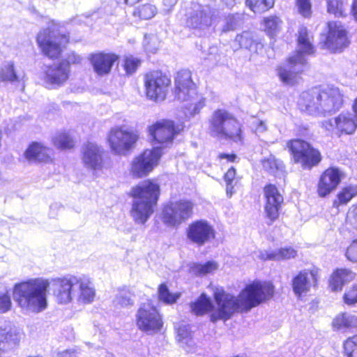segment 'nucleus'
Instances as JSON below:
<instances>
[{"label": "nucleus", "mask_w": 357, "mask_h": 357, "mask_svg": "<svg viewBox=\"0 0 357 357\" xmlns=\"http://www.w3.org/2000/svg\"><path fill=\"white\" fill-rule=\"evenodd\" d=\"M297 251L291 246L284 247L276 250H261L257 257L262 260H288L295 258Z\"/></svg>", "instance_id": "29"}, {"label": "nucleus", "mask_w": 357, "mask_h": 357, "mask_svg": "<svg viewBox=\"0 0 357 357\" xmlns=\"http://www.w3.org/2000/svg\"><path fill=\"white\" fill-rule=\"evenodd\" d=\"M136 324L139 330L149 334L159 331L163 324L157 309L150 303H143L136 314Z\"/></svg>", "instance_id": "17"}, {"label": "nucleus", "mask_w": 357, "mask_h": 357, "mask_svg": "<svg viewBox=\"0 0 357 357\" xmlns=\"http://www.w3.org/2000/svg\"><path fill=\"white\" fill-rule=\"evenodd\" d=\"M266 199L264 211L271 223L278 219L279 211L283 202V197L273 185H268L264 189Z\"/></svg>", "instance_id": "25"}, {"label": "nucleus", "mask_w": 357, "mask_h": 357, "mask_svg": "<svg viewBox=\"0 0 357 357\" xmlns=\"http://www.w3.org/2000/svg\"><path fill=\"white\" fill-rule=\"evenodd\" d=\"M333 326L336 330L355 328L357 327V315L351 313H342L333 321Z\"/></svg>", "instance_id": "32"}, {"label": "nucleus", "mask_w": 357, "mask_h": 357, "mask_svg": "<svg viewBox=\"0 0 357 357\" xmlns=\"http://www.w3.org/2000/svg\"><path fill=\"white\" fill-rule=\"evenodd\" d=\"M327 132L340 135H351L357 128V118L351 113H341L337 116L321 122Z\"/></svg>", "instance_id": "19"}, {"label": "nucleus", "mask_w": 357, "mask_h": 357, "mask_svg": "<svg viewBox=\"0 0 357 357\" xmlns=\"http://www.w3.org/2000/svg\"><path fill=\"white\" fill-rule=\"evenodd\" d=\"M104 149L96 143L87 142L82 146V162L88 169L98 171L103 167Z\"/></svg>", "instance_id": "22"}, {"label": "nucleus", "mask_w": 357, "mask_h": 357, "mask_svg": "<svg viewBox=\"0 0 357 357\" xmlns=\"http://www.w3.org/2000/svg\"><path fill=\"white\" fill-rule=\"evenodd\" d=\"M247 5L255 13H262L272 8L274 0H246Z\"/></svg>", "instance_id": "39"}, {"label": "nucleus", "mask_w": 357, "mask_h": 357, "mask_svg": "<svg viewBox=\"0 0 357 357\" xmlns=\"http://www.w3.org/2000/svg\"><path fill=\"white\" fill-rule=\"evenodd\" d=\"M344 255L349 261L357 263V239L354 240L347 248Z\"/></svg>", "instance_id": "50"}, {"label": "nucleus", "mask_w": 357, "mask_h": 357, "mask_svg": "<svg viewBox=\"0 0 357 357\" xmlns=\"http://www.w3.org/2000/svg\"><path fill=\"white\" fill-rule=\"evenodd\" d=\"M139 136L137 132L126 126H115L107 134V142L111 151L116 155H126L135 145Z\"/></svg>", "instance_id": "10"}, {"label": "nucleus", "mask_w": 357, "mask_h": 357, "mask_svg": "<svg viewBox=\"0 0 357 357\" xmlns=\"http://www.w3.org/2000/svg\"><path fill=\"white\" fill-rule=\"evenodd\" d=\"M190 337V332L186 326H181L177 328V339L179 342L188 343Z\"/></svg>", "instance_id": "54"}, {"label": "nucleus", "mask_w": 357, "mask_h": 357, "mask_svg": "<svg viewBox=\"0 0 357 357\" xmlns=\"http://www.w3.org/2000/svg\"><path fill=\"white\" fill-rule=\"evenodd\" d=\"M215 235L213 226L206 220H201L192 222L188 228L187 236L194 243L203 245Z\"/></svg>", "instance_id": "21"}, {"label": "nucleus", "mask_w": 357, "mask_h": 357, "mask_svg": "<svg viewBox=\"0 0 357 357\" xmlns=\"http://www.w3.org/2000/svg\"><path fill=\"white\" fill-rule=\"evenodd\" d=\"M319 270L317 268L304 269L299 271L292 279L291 286L294 294L301 298L306 295L317 285Z\"/></svg>", "instance_id": "20"}, {"label": "nucleus", "mask_w": 357, "mask_h": 357, "mask_svg": "<svg viewBox=\"0 0 357 357\" xmlns=\"http://www.w3.org/2000/svg\"><path fill=\"white\" fill-rule=\"evenodd\" d=\"M68 61H66V62L68 63V64L70 65V63H80L82 61V58L78 55V54H76L75 53H72L69 56H68Z\"/></svg>", "instance_id": "56"}, {"label": "nucleus", "mask_w": 357, "mask_h": 357, "mask_svg": "<svg viewBox=\"0 0 357 357\" xmlns=\"http://www.w3.org/2000/svg\"><path fill=\"white\" fill-rule=\"evenodd\" d=\"M213 292L217 309L212 314V320H227L235 312H248L271 299L275 288L270 282L256 280L245 286L238 296L225 291L221 287L209 286Z\"/></svg>", "instance_id": "1"}, {"label": "nucleus", "mask_w": 357, "mask_h": 357, "mask_svg": "<svg viewBox=\"0 0 357 357\" xmlns=\"http://www.w3.org/2000/svg\"><path fill=\"white\" fill-rule=\"evenodd\" d=\"M357 195V185H350L346 186L337 193L334 200V206L347 204L353 197Z\"/></svg>", "instance_id": "33"}, {"label": "nucleus", "mask_w": 357, "mask_h": 357, "mask_svg": "<svg viewBox=\"0 0 357 357\" xmlns=\"http://www.w3.org/2000/svg\"><path fill=\"white\" fill-rule=\"evenodd\" d=\"M20 332L10 323L0 325V352L18 344Z\"/></svg>", "instance_id": "28"}, {"label": "nucleus", "mask_w": 357, "mask_h": 357, "mask_svg": "<svg viewBox=\"0 0 357 357\" xmlns=\"http://www.w3.org/2000/svg\"><path fill=\"white\" fill-rule=\"evenodd\" d=\"M70 66L66 61L44 67L41 79L45 86L56 89L63 86L70 77Z\"/></svg>", "instance_id": "16"}, {"label": "nucleus", "mask_w": 357, "mask_h": 357, "mask_svg": "<svg viewBox=\"0 0 357 357\" xmlns=\"http://www.w3.org/2000/svg\"><path fill=\"white\" fill-rule=\"evenodd\" d=\"M149 135L153 145L160 144L158 148L169 147L173 142L174 137L178 132V128L169 119H160L148 128Z\"/></svg>", "instance_id": "14"}, {"label": "nucleus", "mask_w": 357, "mask_h": 357, "mask_svg": "<svg viewBox=\"0 0 357 357\" xmlns=\"http://www.w3.org/2000/svg\"><path fill=\"white\" fill-rule=\"evenodd\" d=\"M114 54L98 52L90 55L89 60L94 72L100 76L108 75L118 60Z\"/></svg>", "instance_id": "26"}, {"label": "nucleus", "mask_w": 357, "mask_h": 357, "mask_svg": "<svg viewBox=\"0 0 357 357\" xmlns=\"http://www.w3.org/2000/svg\"><path fill=\"white\" fill-rule=\"evenodd\" d=\"M223 3L229 8L233 7L236 4V0H222Z\"/></svg>", "instance_id": "60"}, {"label": "nucleus", "mask_w": 357, "mask_h": 357, "mask_svg": "<svg viewBox=\"0 0 357 357\" xmlns=\"http://www.w3.org/2000/svg\"><path fill=\"white\" fill-rule=\"evenodd\" d=\"M236 41L238 42L241 47L249 49L253 43L252 34L249 32H243L242 34L236 37Z\"/></svg>", "instance_id": "48"}, {"label": "nucleus", "mask_w": 357, "mask_h": 357, "mask_svg": "<svg viewBox=\"0 0 357 357\" xmlns=\"http://www.w3.org/2000/svg\"><path fill=\"white\" fill-rule=\"evenodd\" d=\"M265 31L271 37L277 35L282 28V21L276 16H270L264 20Z\"/></svg>", "instance_id": "38"}, {"label": "nucleus", "mask_w": 357, "mask_h": 357, "mask_svg": "<svg viewBox=\"0 0 357 357\" xmlns=\"http://www.w3.org/2000/svg\"><path fill=\"white\" fill-rule=\"evenodd\" d=\"M58 357H78L74 351L66 350L58 354Z\"/></svg>", "instance_id": "57"}, {"label": "nucleus", "mask_w": 357, "mask_h": 357, "mask_svg": "<svg viewBox=\"0 0 357 357\" xmlns=\"http://www.w3.org/2000/svg\"><path fill=\"white\" fill-rule=\"evenodd\" d=\"M237 20L235 15H230L225 18V24L222 26V31L227 32L236 29Z\"/></svg>", "instance_id": "53"}, {"label": "nucleus", "mask_w": 357, "mask_h": 357, "mask_svg": "<svg viewBox=\"0 0 357 357\" xmlns=\"http://www.w3.org/2000/svg\"><path fill=\"white\" fill-rule=\"evenodd\" d=\"M146 96L153 101L164 100L171 86V79L161 72L155 71L148 73L145 77Z\"/></svg>", "instance_id": "15"}, {"label": "nucleus", "mask_w": 357, "mask_h": 357, "mask_svg": "<svg viewBox=\"0 0 357 357\" xmlns=\"http://www.w3.org/2000/svg\"><path fill=\"white\" fill-rule=\"evenodd\" d=\"M177 0H164L165 5L168 6H172L176 3Z\"/></svg>", "instance_id": "61"}, {"label": "nucleus", "mask_w": 357, "mask_h": 357, "mask_svg": "<svg viewBox=\"0 0 357 357\" xmlns=\"http://www.w3.org/2000/svg\"><path fill=\"white\" fill-rule=\"evenodd\" d=\"M174 93L180 101L190 102L187 108L191 116L199 113L204 106V99L197 94L191 72L188 70H181L177 73Z\"/></svg>", "instance_id": "8"}, {"label": "nucleus", "mask_w": 357, "mask_h": 357, "mask_svg": "<svg viewBox=\"0 0 357 357\" xmlns=\"http://www.w3.org/2000/svg\"><path fill=\"white\" fill-rule=\"evenodd\" d=\"M264 169L276 176L282 175L284 172V165L280 160L273 155H270L262 161Z\"/></svg>", "instance_id": "34"}, {"label": "nucleus", "mask_w": 357, "mask_h": 357, "mask_svg": "<svg viewBox=\"0 0 357 357\" xmlns=\"http://www.w3.org/2000/svg\"><path fill=\"white\" fill-rule=\"evenodd\" d=\"M355 273L349 269H337L330 278L329 287L333 291H341L346 284L355 278Z\"/></svg>", "instance_id": "30"}, {"label": "nucleus", "mask_w": 357, "mask_h": 357, "mask_svg": "<svg viewBox=\"0 0 357 357\" xmlns=\"http://www.w3.org/2000/svg\"><path fill=\"white\" fill-rule=\"evenodd\" d=\"M12 302L7 291H0V313H6L10 310Z\"/></svg>", "instance_id": "47"}, {"label": "nucleus", "mask_w": 357, "mask_h": 357, "mask_svg": "<svg viewBox=\"0 0 357 357\" xmlns=\"http://www.w3.org/2000/svg\"><path fill=\"white\" fill-rule=\"evenodd\" d=\"M50 282L43 278H33L15 284L13 298L26 313H40L47 307Z\"/></svg>", "instance_id": "4"}, {"label": "nucleus", "mask_w": 357, "mask_h": 357, "mask_svg": "<svg viewBox=\"0 0 357 357\" xmlns=\"http://www.w3.org/2000/svg\"><path fill=\"white\" fill-rule=\"evenodd\" d=\"M162 154L158 147L145 149L132 159L130 168L131 175L135 178L147 176L158 165Z\"/></svg>", "instance_id": "11"}, {"label": "nucleus", "mask_w": 357, "mask_h": 357, "mask_svg": "<svg viewBox=\"0 0 357 357\" xmlns=\"http://www.w3.org/2000/svg\"><path fill=\"white\" fill-rule=\"evenodd\" d=\"M235 176L236 171L233 167L229 169V170L225 174V180L227 183L226 192L227 195H229V197H231L234 192L233 182L235 178Z\"/></svg>", "instance_id": "46"}, {"label": "nucleus", "mask_w": 357, "mask_h": 357, "mask_svg": "<svg viewBox=\"0 0 357 357\" xmlns=\"http://www.w3.org/2000/svg\"><path fill=\"white\" fill-rule=\"evenodd\" d=\"M312 40V36L308 33L305 27L299 28L296 54L291 56L287 63L280 66L278 70V76L284 84L294 85L298 82V74L303 70L305 56L314 52Z\"/></svg>", "instance_id": "5"}, {"label": "nucleus", "mask_w": 357, "mask_h": 357, "mask_svg": "<svg viewBox=\"0 0 357 357\" xmlns=\"http://www.w3.org/2000/svg\"><path fill=\"white\" fill-rule=\"evenodd\" d=\"M68 41V36L62 34L54 26L43 29L37 37L40 49L51 59L57 58Z\"/></svg>", "instance_id": "9"}, {"label": "nucleus", "mask_w": 357, "mask_h": 357, "mask_svg": "<svg viewBox=\"0 0 357 357\" xmlns=\"http://www.w3.org/2000/svg\"><path fill=\"white\" fill-rule=\"evenodd\" d=\"M219 158L221 160L225 159L227 161L233 162L236 158V155L234 154L221 153L219 155Z\"/></svg>", "instance_id": "58"}, {"label": "nucleus", "mask_w": 357, "mask_h": 357, "mask_svg": "<svg viewBox=\"0 0 357 357\" xmlns=\"http://www.w3.org/2000/svg\"><path fill=\"white\" fill-rule=\"evenodd\" d=\"M25 158L29 162H50L52 161V149L39 142L31 143L24 152Z\"/></svg>", "instance_id": "27"}, {"label": "nucleus", "mask_w": 357, "mask_h": 357, "mask_svg": "<svg viewBox=\"0 0 357 357\" xmlns=\"http://www.w3.org/2000/svg\"><path fill=\"white\" fill-rule=\"evenodd\" d=\"M287 146L294 162L300 164L304 169H311L317 165L321 160L320 152L303 140H291L288 142Z\"/></svg>", "instance_id": "12"}, {"label": "nucleus", "mask_w": 357, "mask_h": 357, "mask_svg": "<svg viewBox=\"0 0 357 357\" xmlns=\"http://www.w3.org/2000/svg\"><path fill=\"white\" fill-rule=\"evenodd\" d=\"M324 45L331 51H337L347 45V31L339 22H329Z\"/></svg>", "instance_id": "23"}, {"label": "nucleus", "mask_w": 357, "mask_h": 357, "mask_svg": "<svg viewBox=\"0 0 357 357\" xmlns=\"http://www.w3.org/2000/svg\"><path fill=\"white\" fill-rule=\"evenodd\" d=\"M327 3V11L336 17L344 15V8L343 2L341 0H326Z\"/></svg>", "instance_id": "43"}, {"label": "nucleus", "mask_w": 357, "mask_h": 357, "mask_svg": "<svg viewBox=\"0 0 357 357\" xmlns=\"http://www.w3.org/2000/svg\"><path fill=\"white\" fill-rule=\"evenodd\" d=\"M131 195L134 198L131 214L135 221L144 224L153 212L160 195L159 185L151 180H146L132 188Z\"/></svg>", "instance_id": "6"}, {"label": "nucleus", "mask_w": 357, "mask_h": 357, "mask_svg": "<svg viewBox=\"0 0 357 357\" xmlns=\"http://www.w3.org/2000/svg\"><path fill=\"white\" fill-rule=\"evenodd\" d=\"M217 307L218 305L216 304V307H214L211 299L205 294H202L198 299L190 305L192 312L196 315H202L210 311L213 312ZM211 316L212 314H211V319H212ZM211 321H213V320ZM215 321H213V322Z\"/></svg>", "instance_id": "31"}, {"label": "nucleus", "mask_w": 357, "mask_h": 357, "mask_svg": "<svg viewBox=\"0 0 357 357\" xmlns=\"http://www.w3.org/2000/svg\"><path fill=\"white\" fill-rule=\"evenodd\" d=\"M251 127L256 133H262L266 130V123L257 119H253Z\"/></svg>", "instance_id": "55"}, {"label": "nucleus", "mask_w": 357, "mask_h": 357, "mask_svg": "<svg viewBox=\"0 0 357 357\" xmlns=\"http://www.w3.org/2000/svg\"><path fill=\"white\" fill-rule=\"evenodd\" d=\"M140 64V61L137 59L130 56L126 57L124 60V69L127 74L131 75L134 73L137 68L139 67Z\"/></svg>", "instance_id": "45"}, {"label": "nucleus", "mask_w": 357, "mask_h": 357, "mask_svg": "<svg viewBox=\"0 0 357 357\" xmlns=\"http://www.w3.org/2000/svg\"><path fill=\"white\" fill-rule=\"evenodd\" d=\"M299 108L312 116H326L339 110L343 95L337 87L323 86L303 92L298 101Z\"/></svg>", "instance_id": "3"}, {"label": "nucleus", "mask_w": 357, "mask_h": 357, "mask_svg": "<svg viewBox=\"0 0 357 357\" xmlns=\"http://www.w3.org/2000/svg\"><path fill=\"white\" fill-rule=\"evenodd\" d=\"M343 349L346 357H357V334L344 340Z\"/></svg>", "instance_id": "41"}, {"label": "nucleus", "mask_w": 357, "mask_h": 357, "mask_svg": "<svg viewBox=\"0 0 357 357\" xmlns=\"http://www.w3.org/2000/svg\"><path fill=\"white\" fill-rule=\"evenodd\" d=\"M158 295L160 300L167 304H172L175 303L180 297L179 293H171L165 284L160 285L158 289Z\"/></svg>", "instance_id": "40"}, {"label": "nucleus", "mask_w": 357, "mask_h": 357, "mask_svg": "<svg viewBox=\"0 0 357 357\" xmlns=\"http://www.w3.org/2000/svg\"><path fill=\"white\" fill-rule=\"evenodd\" d=\"M353 108H354V113H355V115L357 118V98L355 99V101H354V105H353Z\"/></svg>", "instance_id": "63"}, {"label": "nucleus", "mask_w": 357, "mask_h": 357, "mask_svg": "<svg viewBox=\"0 0 357 357\" xmlns=\"http://www.w3.org/2000/svg\"><path fill=\"white\" fill-rule=\"evenodd\" d=\"M54 145L58 149H68L74 146V141L65 132H59L54 135L52 139Z\"/></svg>", "instance_id": "37"}, {"label": "nucleus", "mask_w": 357, "mask_h": 357, "mask_svg": "<svg viewBox=\"0 0 357 357\" xmlns=\"http://www.w3.org/2000/svg\"><path fill=\"white\" fill-rule=\"evenodd\" d=\"M53 295L59 304L67 305L75 300L78 303H92L96 296L95 287L85 275H69L53 280Z\"/></svg>", "instance_id": "2"}, {"label": "nucleus", "mask_w": 357, "mask_h": 357, "mask_svg": "<svg viewBox=\"0 0 357 357\" xmlns=\"http://www.w3.org/2000/svg\"><path fill=\"white\" fill-rule=\"evenodd\" d=\"M146 50H147L148 51H150V52H153V51H155V50H156V48L151 49V48H150V47H146Z\"/></svg>", "instance_id": "64"}, {"label": "nucleus", "mask_w": 357, "mask_h": 357, "mask_svg": "<svg viewBox=\"0 0 357 357\" xmlns=\"http://www.w3.org/2000/svg\"><path fill=\"white\" fill-rule=\"evenodd\" d=\"M17 80L13 61H5L0 66V82H13Z\"/></svg>", "instance_id": "36"}, {"label": "nucleus", "mask_w": 357, "mask_h": 357, "mask_svg": "<svg viewBox=\"0 0 357 357\" xmlns=\"http://www.w3.org/2000/svg\"><path fill=\"white\" fill-rule=\"evenodd\" d=\"M208 132L218 139L241 140V127L234 116L224 109L215 110L208 120Z\"/></svg>", "instance_id": "7"}, {"label": "nucleus", "mask_w": 357, "mask_h": 357, "mask_svg": "<svg viewBox=\"0 0 357 357\" xmlns=\"http://www.w3.org/2000/svg\"><path fill=\"white\" fill-rule=\"evenodd\" d=\"M218 12L208 6L198 5L188 15L186 24L198 31L208 29L215 20Z\"/></svg>", "instance_id": "18"}, {"label": "nucleus", "mask_w": 357, "mask_h": 357, "mask_svg": "<svg viewBox=\"0 0 357 357\" xmlns=\"http://www.w3.org/2000/svg\"><path fill=\"white\" fill-rule=\"evenodd\" d=\"M299 13L303 17H309L311 15V3L310 0H296Z\"/></svg>", "instance_id": "51"}, {"label": "nucleus", "mask_w": 357, "mask_h": 357, "mask_svg": "<svg viewBox=\"0 0 357 357\" xmlns=\"http://www.w3.org/2000/svg\"><path fill=\"white\" fill-rule=\"evenodd\" d=\"M351 12L355 20H357V0H354Z\"/></svg>", "instance_id": "59"}, {"label": "nucleus", "mask_w": 357, "mask_h": 357, "mask_svg": "<svg viewBox=\"0 0 357 357\" xmlns=\"http://www.w3.org/2000/svg\"><path fill=\"white\" fill-rule=\"evenodd\" d=\"M346 222L348 225L357 229V203L349 208L347 214Z\"/></svg>", "instance_id": "49"}, {"label": "nucleus", "mask_w": 357, "mask_h": 357, "mask_svg": "<svg viewBox=\"0 0 357 357\" xmlns=\"http://www.w3.org/2000/svg\"><path fill=\"white\" fill-rule=\"evenodd\" d=\"M344 302L348 305L357 303V282L344 294Z\"/></svg>", "instance_id": "52"}, {"label": "nucleus", "mask_w": 357, "mask_h": 357, "mask_svg": "<svg viewBox=\"0 0 357 357\" xmlns=\"http://www.w3.org/2000/svg\"><path fill=\"white\" fill-rule=\"evenodd\" d=\"M343 174L335 167L326 169L321 175L317 183V192L320 197H326L333 192L340 184Z\"/></svg>", "instance_id": "24"}, {"label": "nucleus", "mask_w": 357, "mask_h": 357, "mask_svg": "<svg viewBox=\"0 0 357 357\" xmlns=\"http://www.w3.org/2000/svg\"><path fill=\"white\" fill-rule=\"evenodd\" d=\"M193 204L187 199H180L167 204L162 212V222L171 227H177L192 215Z\"/></svg>", "instance_id": "13"}, {"label": "nucleus", "mask_w": 357, "mask_h": 357, "mask_svg": "<svg viewBox=\"0 0 357 357\" xmlns=\"http://www.w3.org/2000/svg\"><path fill=\"white\" fill-rule=\"evenodd\" d=\"M129 292L120 291L116 296L114 303L120 307H128L133 305V301Z\"/></svg>", "instance_id": "44"}, {"label": "nucleus", "mask_w": 357, "mask_h": 357, "mask_svg": "<svg viewBox=\"0 0 357 357\" xmlns=\"http://www.w3.org/2000/svg\"><path fill=\"white\" fill-rule=\"evenodd\" d=\"M157 13L156 8L151 4H146L139 7L134 11V15L138 16L142 20H149L155 16Z\"/></svg>", "instance_id": "42"}, {"label": "nucleus", "mask_w": 357, "mask_h": 357, "mask_svg": "<svg viewBox=\"0 0 357 357\" xmlns=\"http://www.w3.org/2000/svg\"><path fill=\"white\" fill-rule=\"evenodd\" d=\"M139 0H124V2L126 3V4H129V5H133L136 3H137Z\"/></svg>", "instance_id": "62"}, {"label": "nucleus", "mask_w": 357, "mask_h": 357, "mask_svg": "<svg viewBox=\"0 0 357 357\" xmlns=\"http://www.w3.org/2000/svg\"><path fill=\"white\" fill-rule=\"evenodd\" d=\"M219 265L214 261H209L204 264H194L190 267V272L196 275H205L215 273Z\"/></svg>", "instance_id": "35"}]
</instances>
